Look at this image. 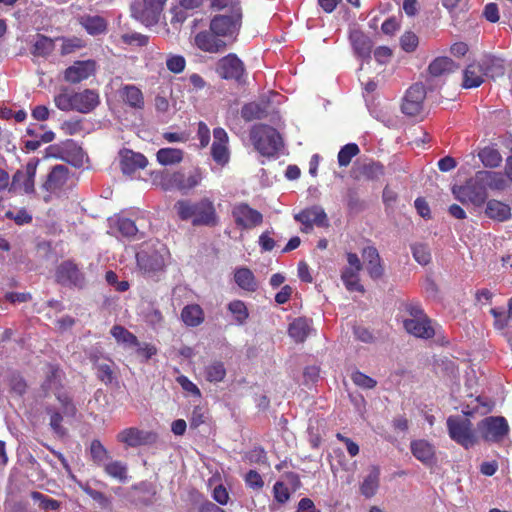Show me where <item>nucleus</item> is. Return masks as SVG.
I'll return each mask as SVG.
<instances>
[{
    "label": "nucleus",
    "instance_id": "f257e3e1",
    "mask_svg": "<svg viewBox=\"0 0 512 512\" xmlns=\"http://www.w3.org/2000/svg\"><path fill=\"white\" fill-rule=\"evenodd\" d=\"M61 380L62 372L54 366H49L47 370V378L43 384V389L54 393L59 403L58 408L47 409V413L50 416V427L58 435L64 434V429L61 425L63 415L72 416L75 414V407L70 403L68 395L61 390Z\"/></svg>",
    "mask_w": 512,
    "mask_h": 512
},
{
    "label": "nucleus",
    "instance_id": "f03ea898",
    "mask_svg": "<svg viewBox=\"0 0 512 512\" xmlns=\"http://www.w3.org/2000/svg\"><path fill=\"white\" fill-rule=\"evenodd\" d=\"M169 257L167 247L158 241L142 244L136 253L139 270L145 277L156 281L164 274Z\"/></svg>",
    "mask_w": 512,
    "mask_h": 512
},
{
    "label": "nucleus",
    "instance_id": "7ed1b4c3",
    "mask_svg": "<svg viewBox=\"0 0 512 512\" xmlns=\"http://www.w3.org/2000/svg\"><path fill=\"white\" fill-rule=\"evenodd\" d=\"M405 311L409 317L403 321V325L409 334L422 339H429L435 335L436 330L432 321L418 304H406Z\"/></svg>",
    "mask_w": 512,
    "mask_h": 512
},
{
    "label": "nucleus",
    "instance_id": "20e7f679",
    "mask_svg": "<svg viewBox=\"0 0 512 512\" xmlns=\"http://www.w3.org/2000/svg\"><path fill=\"white\" fill-rule=\"evenodd\" d=\"M251 141L255 149L263 156H275L282 147L279 133L267 125H256L250 132Z\"/></svg>",
    "mask_w": 512,
    "mask_h": 512
},
{
    "label": "nucleus",
    "instance_id": "39448f33",
    "mask_svg": "<svg viewBox=\"0 0 512 512\" xmlns=\"http://www.w3.org/2000/svg\"><path fill=\"white\" fill-rule=\"evenodd\" d=\"M454 197L463 204H472L475 207L482 206L487 200L488 193L484 182L478 178V172L464 185L452 188Z\"/></svg>",
    "mask_w": 512,
    "mask_h": 512
},
{
    "label": "nucleus",
    "instance_id": "423d86ee",
    "mask_svg": "<svg viewBox=\"0 0 512 512\" xmlns=\"http://www.w3.org/2000/svg\"><path fill=\"white\" fill-rule=\"evenodd\" d=\"M447 428L452 440L465 448L476 443V436L471 421L463 416H450L447 419Z\"/></svg>",
    "mask_w": 512,
    "mask_h": 512
},
{
    "label": "nucleus",
    "instance_id": "0eeeda50",
    "mask_svg": "<svg viewBox=\"0 0 512 512\" xmlns=\"http://www.w3.org/2000/svg\"><path fill=\"white\" fill-rule=\"evenodd\" d=\"M39 163V159L32 158L18 169L12 177L11 188L27 195H36L35 177Z\"/></svg>",
    "mask_w": 512,
    "mask_h": 512
},
{
    "label": "nucleus",
    "instance_id": "6e6552de",
    "mask_svg": "<svg viewBox=\"0 0 512 512\" xmlns=\"http://www.w3.org/2000/svg\"><path fill=\"white\" fill-rule=\"evenodd\" d=\"M167 0H142L132 6V16L145 26L156 24Z\"/></svg>",
    "mask_w": 512,
    "mask_h": 512
},
{
    "label": "nucleus",
    "instance_id": "1a4fd4ad",
    "mask_svg": "<svg viewBox=\"0 0 512 512\" xmlns=\"http://www.w3.org/2000/svg\"><path fill=\"white\" fill-rule=\"evenodd\" d=\"M69 178L68 168L64 165H56L48 173L45 181L41 184L40 190L43 193L42 198L49 202L52 194L61 191Z\"/></svg>",
    "mask_w": 512,
    "mask_h": 512
},
{
    "label": "nucleus",
    "instance_id": "9d476101",
    "mask_svg": "<svg viewBox=\"0 0 512 512\" xmlns=\"http://www.w3.org/2000/svg\"><path fill=\"white\" fill-rule=\"evenodd\" d=\"M241 17V9H235L229 15L215 16L211 20L210 29L217 36H232L240 28Z\"/></svg>",
    "mask_w": 512,
    "mask_h": 512
},
{
    "label": "nucleus",
    "instance_id": "9b49d317",
    "mask_svg": "<svg viewBox=\"0 0 512 512\" xmlns=\"http://www.w3.org/2000/svg\"><path fill=\"white\" fill-rule=\"evenodd\" d=\"M231 214L236 226L241 229H252L263 221V215L244 202L233 205Z\"/></svg>",
    "mask_w": 512,
    "mask_h": 512
},
{
    "label": "nucleus",
    "instance_id": "f8f14e48",
    "mask_svg": "<svg viewBox=\"0 0 512 512\" xmlns=\"http://www.w3.org/2000/svg\"><path fill=\"white\" fill-rule=\"evenodd\" d=\"M116 439L126 447L136 448L154 443L157 435L154 432L141 430L137 427H128L121 430Z\"/></svg>",
    "mask_w": 512,
    "mask_h": 512
},
{
    "label": "nucleus",
    "instance_id": "ddd939ff",
    "mask_svg": "<svg viewBox=\"0 0 512 512\" xmlns=\"http://www.w3.org/2000/svg\"><path fill=\"white\" fill-rule=\"evenodd\" d=\"M508 429V423L503 417H487L478 424V431L486 441H500Z\"/></svg>",
    "mask_w": 512,
    "mask_h": 512
},
{
    "label": "nucleus",
    "instance_id": "4468645a",
    "mask_svg": "<svg viewBox=\"0 0 512 512\" xmlns=\"http://www.w3.org/2000/svg\"><path fill=\"white\" fill-rule=\"evenodd\" d=\"M426 90L423 84L416 83L406 92L402 103V112L408 116H418L423 110Z\"/></svg>",
    "mask_w": 512,
    "mask_h": 512
},
{
    "label": "nucleus",
    "instance_id": "2eb2a0df",
    "mask_svg": "<svg viewBox=\"0 0 512 512\" xmlns=\"http://www.w3.org/2000/svg\"><path fill=\"white\" fill-rule=\"evenodd\" d=\"M216 72L223 79L240 80L244 65L235 54H228L217 62Z\"/></svg>",
    "mask_w": 512,
    "mask_h": 512
},
{
    "label": "nucleus",
    "instance_id": "dca6fc26",
    "mask_svg": "<svg viewBox=\"0 0 512 512\" xmlns=\"http://www.w3.org/2000/svg\"><path fill=\"white\" fill-rule=\"evenodd\" d=\"M96 71V63L93 60L76 61L64 71V79L76 84L88 79Z\"/></svg>",
    "mask_w": 512,
    "mask_h": 512
},
{
    "label": "nucleus",
    "instance_id": "f3484780",
    "mask_svg": "<svg viewBox=\"0 0 512 512\" xmlns=\"http://www.w3.org/2000/svg\"><path fill=\"white\" fill-rule=\"evenodd\" d=\"M412 455L423 465L430 467L436 464V448L434 444L425 439L413 440L410 443Z\"/></svg>",
    "mask_w": 512,
    "mask_h": 512
},
{
    "label": "nucleus",
    "instance_id": "a211bd4d",
    "mask_svg": "<svg viewBox=\"0 0 512 512\" xmlns=\"http://www.w3.org/2000/svg\"><path fill=\"white\" fill-rule=\"evenodd\" d=\"M294 218L304 226L303 232H309L314 225L321 227L328 225L325 211L318 206L305 209L296 214Z\"/></svg>",
    "mask_w": 512,
    "mask_h": 512
},
{
    "label": "nucleus",
    "instance_id": "6ab92c4d",
    "mask_svg": "<svg viewBox=\"0 0 512 512\" xmlns=\"http://www.w3.org/2000/svg\"><path fill=\"white\" fill-rule=\"evenodd\" d=\"M217 222L218 217L215 211V207L210 199L203 198L196 203L193 225L214 226L217 224Z\"/></svg>",
    "mask_w": 512,
    "mask_h": 512
},
{
    "label": "nucleus",
    "instance_id": "aec40b11",
    "mask_svg": "<svg viewBox=\"0 0 512 512\" xmlns=\"http://www.w3.org/2000/svg\"><path fill=\"white\" fill-rule=\"evenodd\" d=\"M213 138L212 157L218 164L225 165L229 161L228 135L223 128H216L213 131Z\"/></svg>",
    "mask_w": 512,
    "mask_h": 512
},
{
    "label": "nucleus",
    "instance_id": "412c9836",
    "mask_svg": "<svg viewBox=\"0 0 512 512\" xmlns=\"http://www.w3.org/2000/svg\"><path fill=\"white\" fill-rule=\"evenodd\" d=\"M120 165L124 174H132L138 169H143L147 165V159L140 153L132 150H123L120 152Z\"/></svg>",
    "mask_w": 512,
    "mask_h": 512
},
{
    "label": "nucleus",
    "instance_id": "4be33fe9",
    "mask_svg": "<svg viewBox=\"0 0 512 512\" xmlns=\"http://www.w3.org/2000/svg\"><path fill=\"white\" fill-rule=\"evenodd\" d=\"M478 178L484 182L486 189L492 191H504L509 187V180L506 174L495 171H478Z\"/></svg>",
    "mask_w": 512,
    "mask_h": 512
},
{
    "label": "nucleus",
    "instance_id": "5701e85b",
    "mask_svg": "<svg viewBox=\"0 0 512 512\" xmlns=\"http://www.w3.org/2000/svg\"><path fill=\"white\" fill-rule=\"evenodd\" d=\"M350 43L353 47L354 53L362 58L369 59L372 49L371 39L359 30H352L350 32Z\"/></svg>",
    "mask_w": 512,
    "mask_h": 512
},
{
    "label": "nucleus",
    "instance_id": "b1692460",
    "mask_svg": "<svg viewBox=\"0 0 512 512\" xmlns=\"http://www.w3.org/2000/svg\"><path fill=\"white\" fill-rule=\"evenodd\" d=\"M202 180V175L200 171L194 170L193 172L189 173L188 175H185L180 172L173 173L170 178L169 182L171 186L176 187L179 190H190L197 185Z\"/></svg>",
    "mask_w": 512,
    "mask_h": 512
},
{
    "label": "nucleus",
    "instance_id": "393cba45",
    "mask_svg": "<svg viewBox=\"0 0 512 512\" xmlns=\"http://www.w3.org/2000/svg\"><path fill=\"white\" fill-rule=\"evenodd\" d=\"M195 45L204 52L218 53L225 48V42L207 31L198 33L194 38Z\"/></svg>",
    "mask_w": 512,
    "mask_h": 512
},
{
    "label": "nucleus",
    "instance_id": "a878e982",
    "mask_svg": "<svg viewBox=\"0 0 512 512\" xmlns=\"http://www.w3.org/2000/svg\"><path fill=\"white\" fill-rule=\"evenodd\" d=\"M75 97V111L80 113H89L99 104V94L92 89H85L83 91L76 92Z\"/></svg>",
    "mask_w": 512,
    "mask_h": 512
},
{
    "label": "nucleus",
    "instance_id": "bb28decb",
    "mask_svg": "<svg viewBox=\"0 0 512 512\" xmlns=\"http://www.w3.org/2000/svg\"><path fill=\"white\" fill-rule=\"evenodd\" d=\"M362 257L370 277L373 279L381 278L384 270L380 263V256L377 249L374 247L364 248L362 251Z\"/></svg>",
    "mask_w": 512,
    "mask_h": 512
},
{
    "label": "nucleus",
    "instance_id": "cd10ccee",
    "mask_svg": "<svg viewBox=\"0 0 512 512\" xmlns=\"http://www.w3.org/2000/svg\"><path fill=\"white\" fill-rule=\"evenodd\" d=\"M57 279L62 284L80 285L82 274L72 262L62 263L57 270Z\"/></svg>",
    "mask_w": 512,
    "mask_h": 512
},
{
    "label": "nucleus",
    "instance_id": "c85d7f7f",
    "mask_svg": "<svg viewBox=\"0 0 512 512\" xmlns=\"http://www.w3.org/2000/svg\"><path fill=\"white\" fill-rule=\"evenodd\" d=\"M79 24L92 36L103 34L107 30V21L99 15H83L80 16Z\"/></svg>",
    "mask_w": 512,
    "mask_h": 512
},
{
    "label": "nucleus",
    "instance_id": "c756f323",
    "mask_svg": "<svg viewBox=\"0 0 512 512\" xmlns=\"http://www.w3.org/2000/svg\"><path fill=\"white\" fill-rule=\"evenodd\" d=\"M334 460L335 462L331 463V471L334 476H337L340 469L349 472V474L345 477V482L346 484H351L354 480L353 474L356 470V462L348 463L344 453L339 449L334 450Z\"/></svg>",
    "mask_w": 512,
    "mask_h": 512
},
{
    "label": "nucleus",
    "instance_id": "7c9ffc66",
    "mask_svg": "<svg viewBox=\"0 0 512 512\" xmlns=\"http://www.w3.org/2000/svg\"><path fill=\"white\" fill-rule=\"evenodd\" d=\"M485 214L487 217L503 222L511 217V208L508 204L503 203L499 200L492 199L486 204Z\"/></svg>",
    "mask_w": 512,
    "mask_h": 512
},
{
    "label": "nucleus",
    "instance_id": "2f4dec72",
    "mask_svg": "<svg viewBox=\"0 0 512 512\" xmlns=\"http://www.w3.org/2000/svg\"><path fill=\"white\" fill-rule=\"evenodd\" d=\"M234 281L239 288L245 291L254 292L258 289V282L253 272L246 267H240L235 270Z\"/></svg>",
    "mask_w": 512,
    "mask_h": 512
},
{
    "label": "nucleus",
    "instance_id": "473e14b6",
    "mask_svg": "<svg viewBox=\"0 0 512 512\" xmlns=\"http://www.w3.org/2000/svg\"><path fill=\"white\" fill-rule=\"evenodd\" d=\"M484 67L480 64H470L464 71L463 87L470 89L480 86L484 81Z\"/></svg>",
    "mask_w": 512,
    "mask_h": 512
},
{
    "label": "nucleus",
    "instance_id": "72a5a7b5",
    "mask_svg": "<svg viewBox=\"0 0 512 512\" xmlns=\"http://www.w3.org/2000/svg\"><path fill=\"white\" fill-rule=\"evenodd\" d=\"M380 470L377 466H371L360 486L362 495L367 498L374 496L379 487Z\"/></svg>",
    "mask_w": 512,
    "mask_h": 512
},
{
    "label": "nucleus",
    "instance_id": "f704fd0d",
    "mask_svg": "<svg viewBox=\"0 0 512 512\" xmlns=\"http://www.w3.org/2000/svg\"><path fill=\"white\" fill-rule=\"evenodd\" d=\"M181 319L189 327L199 326L204 321L203 309L198 304L186 305L181 311Z\"/></svg>",
    "mask_w": 512,
    "mask_h": 512
},
{
    "label": "nucleus",
    "instance_id": "c9c22d12",
    "mask_svg": "<svg viewBox=\"0 0 512 512\" xmlns=\"http://www.w3.org/2000/svg\"><path fill=\"white\" fill-rule=\"evenodd\" d=\"M76 92L68 87H63L54 96L55 106L62 111H75L76 106Z\"/></svg>",
    "mask_w": 512,
    "mask_h": 512
},
{
    "label": "nucleus",
    "instance_id": "e433bc0d",
    "mask_svg": "<svg viewBox=\"0 0 512 512\" xmlns=\"http://www.w3.org/2000/svg\"><path fill=\"white\" fill-rule=\"evenodd\" d=\"M104 471L105 473L112 477L113 479L117 480L120 483H127L129 480L128 476V468L127 465L118 460H112L109 462H106L104 465Z\"/></svg>",
    "mask_w": 512,
    "mask_h": 512
},
{
    "label": "nucleus",
    "instance_id": "4c0bfd02",
    "mask_svg": "<svg viewBox=\"0 0 512 512\" xmlns=\"http://www.w3.org/2000/svg\"><path fill=\"white\" fill-rule=\"evenodd\" d=\"M311 321L305 318L295 319L289 326V335L296 342H303L310 334Z\"/></svg>",
    "mask_w": 512,
    "mask_h": 512
},
{
    "label": "nucleus",
    "instance_id": "58836bf2",
    "mask_svg": "<svg viewBox=\"0 0 512 512\" xmlns=\"http://www.w3.org/2000/svg\"><path fill=\"white\" fill-rule=\"evenodd\" d=\"M266 114L267 104L264 101L247 103L241 109V116L247 122L261 119Z\"/></svg>",
    "mask_w": 512,
    "mask_h": 512
},
{
    "label": "nucleus",
    "instance_id": "ea45409f",
    "mask_svg": "<svg viewBox=\"0 0 512 512\" xmlns=\"http://www.w3.org/2000/svg\"><path fill=\"white\" fill-rule=\"evenodd\" d=\"M458 66L448 57L436 58L429 65V72L431 75L439 77L454 72Z\"/></svg>",
    "mask_w": 512,
    "mask_h": 512
},
{
    "label": "nucleus",
    "instance_id": "a19ab883",
    "mask_svg": "<svg viewBox=\"0 0 512 512\" xmlns=\"http://www.w3.org/2000/svg\"><path fill=\"white\" fill-rule=\"evenodd\" d=\"M121 97L125 103L133 108H142L144 105L143 94L134 85H126L121 89Z\"/></svg>",
    "mask_w": 512,
    "mask_h": 512
},
{
    "label": "nucleus",
    "instance_id": "79ce46f5",
    "mask_svg": "<svg viewBox=\"0 0 512 512\" xmlns=\"http://www.w3.org/2000/svg\"><path fill=\"white\" fill-rule=\"evenodd\" d=\"M360 269L353 270L350 267H346L341 274V279L347 290L354 292H364L363 286L360 284L359 273Z\"/></svg>",
    "mask_w": 512,
    "mask_h": 512
},
{
    "label": "nucleus",
    "instance_id": "37998d69",
    "mask_svg": "<svg viewBox=\"0 0 512 512\" xmlns=\"http://www.w3.org/2000/svg\"><path fill=\"white\" fill-rule=\"evenodd\" d=\"M156 158L161 165H174L183 160V151L176 148H161L158 150Z\"/></svg>",
    "mask_w": 512,
    "mask_h": 512
},
{
    "label": "nucleus",
    "instance_id": "c03bdc74",
    "mask_svg": "<svg viewBox=\"0 0 512 512\" xmlns=\"http://www.w3.org/2000/svg\"><path fill=\"white\" fill-rule=\"evenodd\" d=\"M111 334L119 344H123L125 346L139 345L137 337L122 326H113Z\"/></svg>",
    "mask_w": 512,
    "mask_h": 512
},
{
    "label": "nucleus",
    "instance_id": "a18cd8bd",
    "mask_svg": "<svg viewBox=\"0 0 512 512\" xmlns=\"http://www.w3.org/2000/svg\"><path fill=\"white\" fill-rule=\"evenodd\" d=\"M112 228L116 229L121 235L125 237H132L136 235L138 229L135 223L128 218H115L111 219Z\"/></svg>",
    "mask_w": 512,
    "mask_h": 512
},
{
    "label": "nucleus",
    "instance_id": "49530a36",
    "mask_svg": "<svg viewBox=\"0 0 512 512\" xmlns=\"http://www.w3.org/2000/svg\"><path fill=\"white\" fill-rule=\"evenodd\" d=\"M228 310L233 315L237 324L242 325L249 317L248 309L241 300H233L228 304Z\"/></svg>",
    "mask_w": 512,
    "mask_h": 512
},
{
    "label": "nucleus",
    "instance_id": "de8ad7c7",
    "mask_svg": "<svg viewBox=\"0 0 512 512\" xmlns=\"http://www.w3.org/2000/svg\"><path fill=\"white\" fill-rule=\"evenodd\" d=\"M360 153V149L357 144L355 143H348L344 145L337 156L338 164L340 167H347L350 163L352 158L357 156Z\"/></svg>",
    "mask_w": 512,
    "mask_h": 512
},
{
    "label": "nucleus",
    "instance_id": "09e8293b",
    "mask_svg": "<svg viewBox=\"0 0 512 512\" xmlns=\"http://www.w3.org/2000/svg\"><path fill=\"white\" fill-rule=\"evenodd\" d=\"M478 156L485 167H498L502 162L500 153L496 149L490 147L482 149Z\"/></svg>",
    "mask_w": 512,
    "mask_h": 512
},
{
    "label": "nucleus",
    "instance_id": "8fccbe9b",
    "mask_svg": "<svg viewBox=\"0 0 512 512\" xmlns=\"http://www.w3.org/2000/svg\"><path fill=\"white\" fill-rule=\"evenodd\" d=\"M485 74L492 78L502 76L504 74L503 61L495 57H488L482 61Z\"/></svg>",
    "mask_w": 512,
    "mask_h": 512
},
{
    "label": "nucleus",
    "instance_id": "3c124183",
    "mask_svg": "<svg viewBox=\"0 0 512 512\" xmlns=\"http://www.w3.org/2000/svg\"><path fill=\"white\" fill-rule=\"evenodd\" d=\"M226 375L224 364L214 361L205 368V378L210 382H221Z\"/></svg>",
    "mask_w": 512,
    "mask_h": 512
},
{
    "label": "nucleus",
    "instance_id": "603ef678",
    "mask_svg": "<svg viewBox=\"0 0 512 512\" xmlns=\"http://www.w3.org/2000/svg\"><path fill=\"white\" fill-rule=\"evenodd\" d=\"M54 49V41L46 36L37 35L33 46V54L37 56H47Z\"/></svg>",
    "mask_w": 512,
    "mask_h": 512
},
{
    "label": "nucleus",
    "instance_id": "864d4df0",
    "mask_svg": "<svg viewBox=\"0 0 512 512\" xmlns=\"http://www.w3.org/2000/svg\"><path fill=\"white\" fill-rule=\"evenodd\" d=\"M196 203L187 200H179L175 203L174 208L181 220H192L195 216Z\"/></svg>",
    "mask_w": 512,
    "mask_h": 512
},
{
    "label": "nucleus",
    "instance_id": "5fc2aeb1",
    "mask_svg": "<svg viewBox=\"0 0 512 512\" xmlns=\"http://www.w3.org/2000/svg\"><path fill=\"white\" fill-rule=\"evenodd\" d=\"M90 453L92 459L100 465H104L106 463L105 461L108 459L107 450L98 440L92 441L90 445Z\"/></svg>",
    "mask_w": 512,
    "mask_h": 512
},
{
    "label": "nucleus",
    "instance_id": "6e6d98bb",
    "mask_svg": "<svg viewBox=\"0 0 512 512\" xmlns=\"http://www.w3.org/2000/svg\"><path fill=\"white\" fill-rule=\"evenodd\" d=\"M414 259L421 265H426L431 260L429 248L424 244H414L411 246Z\"/></svg>",
    "mask_w": 512,
    "mask_h": 512
},
{
    "label": "nucleus",
    "instance_id": "4d7b16f0",
    "mask_svg": "<svg viewBox=\"0 0 512 512\" xmlns=\"http://www.w3.org/2000/svg\"><path fill=\"white\" fill-rule=\"evenodd\" d=\"M61 41V54L62 55H68L76 51L77 49H80L84 46V42L77 37L72 38H61L59 39Z\"/></svg>",
    "mask_w": 512,
    "mask_h": 512
},
{
    "label": "nucleus",
    "instance_id": "13d9d810",
    "mask_svg": "<svg viewBox=\"0 0 512 512\" xmlns=\"http://www.w3.org/2000/svg\"><path fill=\"white\" fill-rule=\"evenodd\" d=\"M121 40L123 43L127 45L133 46H145L148 43V36L137 33V32H129L121 35Z\"/></svg>",
    "mask_w": 512,
    "mask_h": 512
},
{
    "label": "nucleus",
    "instance_id": "bf43d9fd",
    "mask_svg": "<svg viewBox=\"0 0 512 512\" xmlns=\"http://www.w3.org/2000/svg\"><path fill=\"white\" fill-rule=\"evenodd\" d=\"M400 45L406 52H413L418 46V37L415 33L405 32L400 38Z\"/></svg>",
    "mask_w": 512,
    "mask_h": 512
},
{
    "label": "nucleus",
    "instance_id": "052dcab7",
    "mask_svg": "<svg viewBox=\"0 0 512 512\" xmlns=\"http://www.w3.org/2000/svg\"><path fill=\"white\" fill-rule=\"evenodd\" d=\"M351 379L355 385L364 389H372L376 386L374 379L359 371L352 373Z\"/></svg>",
    "mask_w": 512,
    "mask_h": 512
},
{
    "label": "nucleus",
    "instance_id": "680f3d73",
    "mask_svg": "<svg viewBox=\"0 0 512 512\" xmlns=\"http://www.w3.org/2000/svg\"><path fill=\"white\" fill-rule=\"evenodd\" d=\"M244 481L246 485L253 490H260L264 486L261 475L255 470L248 471L244 476Z\"/></svg>",
    "mask_w": 512,
    "mask_h": 512
},
{
    "label": "nucleus",
    "instance_id": "e2e57ef3",
    "mask_svg": "<svg viewBox=\"0 0 512 512\" xmlns=\"http://www.w3.org/2000/svg\"><path fill=\"white\" fill-rule=\"evenodd\" d=\"M186 65V61L183 56L170 55L166 60V66L169 71L173 73H181Z\"/></svg>",
    "mask_w": 512,
    "mask_h": 512
},
{
    "label": "nucleus",
    "instance_id": "0e129e2a",
    "mask_svg": "<svg viewBox=\"0 0 512 512\" xmlns=\"http://www.w3.org/2000/svg\"><path fill=\"white\" fill-rule=\"evenodd\" d=\"M274 498L277 502L283 504L290 498L289 489L283 482H276L273 486Z\"/></svg>",
    "mask_w": 512,
    "mask_h": 512
},
{
    "label": "nucleus",
    "instance_id": "69168bd1",
    "mask_svg": "<svg viewBox=\"0 0 512 512\" xmlns=\"http://www.w3.org/2000/svg\"><path fill=\"white\" fill-rule=\"evenodd\" d=\"M97 375L99 379L104 383H111L113 380V371L111 368V362H102L97 364Z\"/></svg>",
    "mask_w": 512,
    "mask_h": 512
},
{
    "label": "nucleus",
    "instance_id": "338daca9",
    "mask_svg": "<svg viewBox=\"0 0 512 512\" xmlns=\"http://www.w3.org/2000/svg\"><path fill=\"white\" fill-rule=\"evenodd\" d=\"M83 491L93 500L97 501L102 507L109 506L110 501L102 492L94 490L89 486H84Z\"/></svg>",
    "mask_w": 512,
    "mask_h": 512
},
{
    "label": "nucleus",
    "instance_id": "774afa93",
    "mask_svg": "<svg viewBox=\"0 0 512 512\" xmlns=\"http://www.w3.org/2000/svg\"><path fill=\"white\" fill-rule=\"evenodd\" d=\"M211 7L217 10L229 9L233 12L235 9H240L238 0H210Z\"/></svg>",
    "mask_w": 512,
    "mask_h": 512
}]
</instances>
